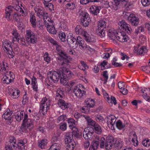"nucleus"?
<instances>
[{
  "label": "nucleus",
  "mask_w": 150,
  "mask_h": 150,
  "mask_svg": "<svg viewBox=\"0 0 150 150\" xmlns=\"http://www.w3.org/2000/svg\"><path fill=\"white\" fill-rule=\"evenodd\" d=\"M68 44L70 47L74 48L76 44V39L73 36V34L70 33L67 37Z\"/></svg>",
  "instance_id": "9b49d317"
},
{
  "label": "nucleus",
  "mask_w": 150,
  "mask_h": 150,
  "mask_svg": "<svg viewBox=\"0 0 150 150\" xmlns=\"http://www.w3.org/2000/svg\"><path fill=\"white\" fill-rule=\"evenodd\" d=\"M43 4L45 7L48 8L50 10H51L53 8V5L51 3H47Z\"/></svg>",
  "instance_id": "680f3d73"
},
{
  "label": "nucleus",
  "mask_w": 150,
  "mask_h": 150,
  "mask_svg": "<svg viewBox=\"0 0 150 150\" xmlns=\"http://www.w3.org/2000/svg\"><path fill=\"white\" fill-rule=\"evenodd\" d=\"M60 145L59 142L53 143L49 150H60Z\"/></svg>",
  "instance_id": "c9c22d12"
},
{
  "label": "nucleus",
  "mask_w": 150,
  "mask_h": 150,
  "mask_svg": "<svg viewBox=\"0 0 150 150\" xmlns=\"http://www.w3.org/2000/svg\"><path fill=\"white\" fill-rule=\"evenodd\" d=\"M80 87L79 85L75 86L73 90V92L75 96L78 98H80L85 95L84 91L80 89Z\"/></svg>",
  "instance_id": "9d476101"
},
{
  "label": "nucleus",
  "mask_w": 150,
  "mask_h": 150,
  "mask_svg": "<svg viewBox=\"0 0 150 150\" xmlns=\"http://www.w3.org/2000/svg\"><path fill=\"white\" fill-rule=\"evenodd\" d=\"M49 24L48 23H47L46 24H47V30L49 32L52 34H55L56 33V30L52 23H50Z\"/></svg>",
  "instance_id": "393cba45"
},
{
  "label": "nucleus",
  "mask_w": 150,
  "mask_h": 150,
  "mask_svg": "<svg viewBox=\"0 0 150 150\" xmlns=\"http://www.w3.org/2000/svg\"><path fill=\"white\" fill-rule=\"evenodd\" d=\"M28 98L27 96L26 93L24 95L23 98L22 103L23 105L25 104L28 102Z\"/></svg>",
  "instance_id": "774afa93"
},
{
  "label": "nucleus",
  "mask_w": 150,
  "mask_h": 150,
  "mask_svg": "<svg viewBox=\"0 0 150 150\" xmlns=\"http://www.w3.org/2000/svg\"><path fill=\"white\" fill-rule=\"evenodd\" d=\"M83 117L86 119L87 122V124L88 126H91L93 127L97 123L93 120L89 116L87 115L83 116Z\"/></svg>",
  "instance_id": "6ab92c4d"
},
{
  "label": "nucleus",
  "mask_w": 150,
  "mask_h": 150,
  "mask_svg": "<svg viewBox=\"0 0 150 150\" xmlns=\"http://www.w3.org/2000/svg\"><path fill=\"white\" fill-rule=\"evenodd\" d=\"M32 37V38H25L26 41L28 43L34 44L37 42V39L36 38L35 36H33Z\"/></svg>",
  "instance_id": "ea45409f"
},
{
  "label": "nucleus",
  "mask_w": 150,
  "mask_h": 150,
  "mask_svg": "<svg viewBox=\"0 0 150 150\" xmlns=\"http://www.w3.org/2000/svg\"><path fill=\"white\" fill-rule=\"evenodd\" d=\"M108 120L107 122V123L109 127H111L112 129V127L114 128V125H115V122L116 120L115 117L112 115V117H109L108 118Z\"/></svg>",
  "instance_id": "a211bd4d"
},
{
  "label": "nucleus",
  "mask_w": 150,
  "mask_h": 150,
  "mask_svg": "<svg viewBox=\"0 0 150 150\" xmlns=\"http://www.w3.org/2000/svg\"><path fill=\"white\" fill-rule=\"evenodd\" d=\"M15 116L16 119L18 122H20L23 120L21 129L23 132H27V129L29 130L33 129V120L32 119L28 117L27 113L23 111H21L18 112Z\"/></svg>",
  "instance_id": "f257e3e1"
},
{
  "label": "nucleus",
  "mask_w": 150,
  "mask_h": 150,
  "mask_svg": "<svg viewBox=\"0 0 150 150\" xmlns=\"http://www.w3.org/2000/svg\"><path fill=\"white\" fill-rule=\"evenodd\" d=\"M100 141V148H103L105 146V149L107 150H109L111 149L114 144V138L111 136H108L106 140L104 137H102Z\"/></svg>",
  "instance_id": "7ed1b4c3"
},
{
  "label": "nucleus",
  "mask_w": 150,
  "mask_h": 150,
  "mask_svg": "<svg viewBox=\"0 0 150 150\" xmlns=\"http://www.w3.org/2000/svg\"><path fill=\"white\" fill-rule=\"evenodd\" d=\"M80 63L83 67L82 68L81 66L79 65L78 66V67L79 69L84 71L88 69V66L86 64V63L84 61H81Z\"/></svg>",
  "instance_id": "37998d69"
},
{
  "label": "nucleus",
  "mask_w": 150,
  "mask_h": 150,
  "mask_svg": "<svg viewBox=\"0 0 150 150\" xmlns=\"http://www.w3.org/2000/svg\"><path fill=\"white\" fill-rule=\"evenodd\" d=\"M89 43H88V44H86L85 46V47L83 48V49H87V50H88V51L91 52H94L95 50L93 48L91 47L89 45Z\"/></svg>",
  "instance_id": "13d9d810"
},
{
  "label": "nucleus",
  "mask_w": 150,
  "mask_h": 150,
  "mask_svg": "<svg viewBox=\"0 0 150 150\" xmlns=\"http://www.w3.org/2000/svg\"><path fill=\"white\" fill-rule=\"evenodd\" d=\"M18 6L16 4L13 3L12 4V6H9L6 9V18L8 21H12L13 20L12 16L11 14L13 11V9H14Z\"/></svg>",
  "instance_id": "0eeeda50"
},
{
  "label": "nucleus",
  "mask_w": 150,
  "mask_h": 150,
  "mask_svg": "<svg viewBox=\"0 0 150 150\" xmlns=\"http://www.w3.org/2000/svg\"><path fill=\"white\" fill-rule=\"evenodd\" d=\"M47 142L48 141L47 139H42L39 142L38 146L42 149H45Z\"/></svg>",
  "instance_id": "58836bf2"
},
{
  "label": "nucleus",
  "mask_w": 150,
  "mask_h": 150,
  "mask_svg": "<svg viewBox=\"0 0 150 150\" xmlns=\"http://www.w3.org/2000/svg\"><path fill=\"white\" fill-rule=\"evenodd\" d=\"M58 36L62 42H64L66 40V36L64 32L62 31L59 32L58 34Z\"/></svg>",
  "instance_id": "49530a36"
},
{
  "label": "nucleus",
  "mask_w": 150,
  "mask_h": 150,
  "mask_svg": "<svg viewBox=\"0 0 150 150\" xmlns=\"http://www.w3.org/2000/svg\"><path fill=\"white\" fill-rule=\"evenodd\" d=\"M58 104L59 107L63 110L65 109L68 107V104L64 100L61 99H59L58 102Z\"/></svg>",
  "instance_id": "5701e85b"
},
{
  "label": "nucleus",
  "mask_w": 150,
  "mask_h": 150,
  "mask_svg": "<svg viewBox=\"0 0 150 150\" xmlns=\"http://www.w3.org/2000/svg\"><path fill=\"white\" fill-rule=\"evenodd\" d=\"M94 133L93 128L91 127H88L84 129L83 132V135L85 139L91 138Z\"/></svg>",
  "instance_id": "6e6552de"
},
{
  "label": "nucleus",
  "mask_w": 150,
  "mask_h": 150,
  "mask_svg": "<svg viewBox=\"0 0 150 150\" xmlns=\"http://www.w3.org/2000/svg\"><path fill=\"white\" fill-rule=\"evenodd\" d=\"M94 130V132L98 134H100L102 132V128L97 123L93 127Z\"/></svg>",
  "instance_id": "a878e982"
},
{
  "label": "nucleus",
  "mask_w": 150,
  "mask_h": 150,
  "mask_svg": "<svg viewBox=\"0 0 150 150\" xmlns=\"http://www.w3.org/2000/svg\"><path fill=\"white\" fill-rule=\"evenodd\" d=\"M100 7L98 6L93 5L89 8L90 13L93 16H97L99 13Z\"/></svg>",
  "instance_id": "4468645a"
},
{
  "label": "nucleus",
  "mask_w": 150,
  "mask_h": 150,
  "mask_svg": "<svg viewBox=\"0 0 150 150\" xmlns=\"http://www.w3.org/2000/svg\"><path fill=\"white\" fill-rule=\"evenodd\" d=\"M35 11L37 14V16L40 18L43 17L45 15L43 8L38 7L35 9Z\"/></svg>",
  "instance_id": "aec40b11"
},
{
  "label": "nucleus",
  "mask_w": 150,
  "mask_h": 150,
  "mask_svg": "<svg viewBox=\"0 0 150 150\" xmlns=\"http://www.w3.org/2000/svg\"><path fill=\"white\" fill-rule=\"evenodd\" d=\"M30 22L34 28L36 27V19L34 14H32L30 16Z\"/></svg>",
  "instance_id": "72a5a7b5"
},
{
  "label": "nucleus",
  "mask_w": 150,
  "mask_h": 150,
  "mask_svg": "<svg viewBox=\"0 0 150 150\" xmlns=\"http://www.w3.org/2000/svg\"><path fill=\"white\" fill-rule=\"evenodd\" d=\"M95 120L96 121L98 122L104 121L103 118L100 115H98L96 116Z\"/></svg>",
  "instance_id": "6e6d98bb"
},
{
  "label": "nucleus",
  "mask_w": 150,
  "mask_h": 150,
  "mask_svg": "<svg viewBox=\"0 0 150 150\" xmlns=\"http://www.w3.org/2000/svg\"><path fill=\"white\" fill-rule=\"evenodd\" d=\"M50 108V107L47 106H45L43 105H40V111L43 115H45L48 110Z\"/></svg>",
  "instance_id": "f704fd0d"
},
{
  "label": "nucleus",
  "mask_w": 150,
  "mask_h": 150,
  "mask_svg": "<svg viewBox=\"0 0 150 150\" xmlns=\"http://www.w3.org/2000/svg\"><path fill=\"white\" fill-rule=\"evenodd\" d=\"M76 42L79 44L80 48L83 49L85 47L86 43H85V42L83 40L81 37L78 36L76 39Z\"/></svg>",
  "instance_id": "4be33fe9"
},
{
  "label": "nucleus",
  "mask_w": 150,
  "mask_h": 150,
  "mask_svg": "<svg viewBox=\"0 0 150 150\" xmlns=\"http://www.w3.org/2000/svg\"><path fill=\"white\" fill-rule=\"evenodd\" d=\"M108 63L105 61H103L100 64V65L101 66V70H103L105 69V66L108 65Z\"/></svg>",
  "instance_id": "338daca9"
},
{
  "label": "nucleus",
  "mask_w": 150,
  "mask_h": 150,
  "mask_svg": "<svg viewBox=\"0 0 150 150\" xmlns=\"http://www.w3.org/2000/svg\"><path fill=\"white\" fill-rule=\"evenodd\" d=\"M68 123L69 124V127L72 129L75 127L76 125L75 121L72 118H69L68 120Z\"/></svg>",
  "instance_id": "a19ab883"
},
{
  "label": "nucleus",
  "mask_w": 150,
  "mask_h": 150,
  "mask_svg": "<svg viewBox=\"0 0 150 150\" xmlns=\"http://www.w3.org/2000/svg\"><path fill=\"white\" fill-rule=\"evenodd\" d=\"M27 140L26 139L19 141L17 144L18 148L20 150H23L25 149L27 145Z\"/></svg>",
  "instance_id": "2eb2a0df"
},
{
  "label": "nucleus",
  "mask_w": 150,
  "mask_h": 150,
  "mask_svg": "<svg viewBox=\"0 0 150 150\" xmlns=\"http://www.w3.org/2000/svg\"><path fill=\"white\" fill-rule=\"evenodd\" d=\"M8 56L10 58H13L14 56V53L12 51V50L10 49L9 50H8V51H6Z\"/></svg>",
  "instance_id": "4d7b16f0"
},
{
  "label": "nucleus",
  "mask_w": 150,
  "mask_h": 150,
  "mask_svg": "<svg viewBox=\"0 0 150 150\" xmlns=\"http://www.w3.org/2000/svg\"><path fill=\"white\" fill-rule=\"evenodd\" d=\"M11 73V71H9V72L6 71V73L4 72L5 76L2 79L4 83L9 84L11 82L12 79L11 78H9V74H7V73H8L9 74H10Z\"/></svg>",
  "instance_id": "412c9836"
},
{
  "label": "nucleus",
  "mask_w": 150,
  "mask_h": 150,
  "mask_svg": "<svg viewBox=\"0 0 150 150\" xmlns=\"http://www.w3.org/2000/svg\"><path fill=\"white\" fill-rule=\"evenodd\" d=\"M9 142H10L9 145H12L13 148H15L16 146V141L15 138L13 137H10L9 138Z\"/></svg>",
  "instance_id": "a18cd8bd"
},
{
  "label": "nucleus",
  "mask_w": 150,
  "mask_h": 150,
  "mask_svg": "<svg viewBox=\"0 0 150 150\" xmlns=\"http://www.w3.org/2000/svg\"><path fill=\"white\" fill-rule=\"evenodd\" d=\"M12 34L13 35V41H16L19 42L20 35L16 30H13L12 31Z\"/></svg>",
  "instance_id": "e433bc0d"
},
{
  "label": "nucleus",
  "mask_w": 150,
  "mask_h": 150,
  "mask_svg": "<svg viewBox=\"0 0 150 150\" xmlns=\"http://www.w3.org/2000/svg\"><path fill=\"white\" fill-rule=\"evenodd\" d=\"M60 129L62 131H64L67 129V123L65 122L61 123L59 124Z\"/></svg>",
  "instance_id": "052dcab7"
},
{
  "label": "nucleus",
  "mask_w": 150,
  "mask_h": 150,
  "mask_svg": "<svg viewBox=\"0 0 150 150\" xmlns=\"http://www.w3.org/2000/svg\"><path fill=\"white\" fill-rule=\"evenodd\" d=\"M66 8L70 10H73L75 8V4L73 3H69L66 5Z\"/></svg>",
  "instance_id": "864d4df0"
},
{
  "label": "nucleus",
  "mask_w": 150,
  "mask_h": 150,
  "mask_svg": "<svg viewBox=\"0 0 150 150\" xmlns=\"http://www.w3.org/2000/svg\"><path fill=\"white\" fill-rule=\"evenodd\" d=\"M11 45V43L10 41L7 40H5L3 41L2 46L4 50L6 51H8V50H9L10 49L12 50Z\"/></svg>",
  "instance_id": "dca6fc26"
},
{
  "label": "nucleus",
  "mask_w": 150,
  "mask_h": 150,
  "mask_svg": "<svg viewBox=\"0 0 150 150\" xmlns=\"http://www.w3.org/2000/svg\"><path fill=\"white\" fill-rule=\"evenodd\" d=\"M103 76L104 78V84H106L107 81V80L108 78V71H105L103 72Z\"/></svg>",
  "instance_id": "8fccbe9b"
},
{
  "label": "nucleus",
  "mask_w": 150,
  "mask_h": 150,
  "mask_svg": "<svg viewBox=\"0 0 150 150\" xmlns=\"http://www.w3.org/2000/svg\"><path fill=\"white\" fill-rule=\"evenodd\" d=\"M91 20L90 18H87V20H81V24L84 27H86L89 25V23L91 22Z\"/></svg>",
  "instance_id": "3c124183"
},
{
  "label": "nucleus",
  "mask_w": 150,
  "mask_h": 150,
  "mask_svg": "<svg viewBox=\"0 0 150 150\" xmlns=\"http://www.w3.org/2000/svg\"><path fill=\"white\" fill-rule=\"evenodd\" d=\"M110 8L114 10H116L118 9L119 3L114 1L113 2H110Z\"/></svg>",
  "instance_id": "de8ad7c7"
},
{
  "label": "nucleus",
  "mask_w": 150,
  "mask_h": 150,
  "mask_svg": "<svg viewBox=\"0 0 150 150\" xmlns=\"http://www.w3.org/2000/svg\"><path fill=\"white\" fill-rule=\"evenodd\" d=\"M8 65V64L5 61L2 62L0 64V71H2L4 70L6 71L5 73H6V71L9 72Z\"/></svg>",
  "instance_id": "b1692460"
},
{
  "label": "nucleus",
  "mask_w": 150,
  "mask_h": 150,
  "mask_svg": "<svg viewBox=\"0 0 150 150\" xmlns=\"http://www.w3.org/2000/svg\"><path fill=\"white\" fill-rule=\"evenodd\" d=\"M116 125L117 128L120 129L124 128L125 126V125L123 124L120 120L116 122Z\"/></svg>",
  "instance_id": "09e8293b"
},
{
  "label": "nucleus",
  "mask_w": 150,
  "mask_h": 150,
  "mask_svg": "<svg viewBox=\"0 0 150 150\" xmlns=\"http://www.w3.org/2000/svg\"><path fill=\"white\" fill-rule=\"evenodd\" d=\"M50 102L51 101L49 99L45 97L43 98L42 100L40 102V105H43L50 107Z\"/></svg>",
  "instance_id": "c756f323"
},
{
  "label": "nucleus",
  "mask_w": 150,
  "mask_h": 150,
  "mask_svg": "<svg viewBox=\"0 0 150 150\" xmlns=\"http://www.w3.org/2000/svg\"><path fill=\"white\" fill-rule=\"evenodd\" d=\"M35 35V34L30 30H27L26 31V35L25 36V38H27L29 37H30Z\"/></svg>",
  "instance_id": "5fc2aeb1"
},
{
  "label": "nucleus",
  "mask_w": 150,
  "mask_h": 150,
  "mask_svg": "<svg viewBox=\"0 0 150 150\" xmlns=\"http://www.w3.org/2000/svg\"><path fill=\"white\" fill-rule=\"evenodd\" d=\"M84 37L85 40L88 42H90L92 41L91 38L89 36V35L86 32L83 35Z\"/></svg>",
  "instance_id": "603ef678"
},
{
  "label": "nucleus",
  "mask_w": 150,
  "mask_h": 150,
  "mask_svg": "<svg viewBox=\"0 0 150 150\" xmlns=\"http://www.w3.org/2000/svg\"><path fill=\"white\" fill-rule=\"evenodd\" d=\"M90 18L88 14L86 13H84L83 14L82 16L81 17V20H87V18Z\"/></svg>",
  "instance_id": "69168bd1"
},
{
  "label": "nucleus",
  "mask_w": 150,
  "mask_h": 150,
  "mask_svg": "<svg viewBox=\"0 0 150 150\" xmlns=\"http://www.w3.org/2000/svg\"><path fill=\"white\" fill-rule=\"evenodd\" d=\"M119 29L117 33V38L116 40L120 42H124L127 40V36L125 35V31H126L128 34L131 33L132 29L130 25L127 24L124 20H122L118 23Z\"/></svg>",
  "instance_id": "f03ea898"
},
{
  "label": "nucleus",
  "mask_w": 150,
  "mask_h": 150,
  "mask_svg": "<svg viewBox=\"0 0 150 150\" xmlns=\"http://www.w3.org/2000/svg\"><path fill=\"white\" fill-rule=\"evenodd\" d=\"M75 31L77 34L83 35L85 33V31L83 29L81 26L80 25H77L75 29Z\"/></svg>",
  "instance_id": "bb28decb"
},
{
  "label": "nucleus",
  "mask_w": 150,
  "mask_h": 150,
  "mask_svg": "<svg viewBox=\"0 0 150 150\" xmlns=\"http://www.w3.org/2000/svg\"><path fill=\"white\" fill-rule=\"evenodd\" d=\"M62 75H60V81L61 83L64 85L67 84V80L71 79L73 76V74L68 69H65L64 72L61 71Z\"/></svg>",
  "instance_id": "20e7f679"
},
{
  "label": "nucleus",
  "mask_w": 150,
  "mask_h": 150,
  "mask_svg": "<svg viewBox=\"0 0 150 150\" xmlns=\"http://www.w3.org/2000/svg\"><path fill=\"white\" fill-rule=\"evenodd\" d=\"M20 93V91L18 90H15L13 91L12 95L13 98H17L18 96Z\"/></svg>",
  "instance_id": "0e129e2a"
},
{
  "label": "nucleus",
  "mask_w": 150,
  "mask_h": 150,
  "mask_svg": "<svg viewBox=\"0 0 150 150\" xmlns=\"http://www.w3.org/2000/svg\"><path fill=\"white\" fill-rule=\"evenodd\" d=\"M118 32V30L116 31L113 28H111L108 30V35L114 43L116 42V40L117 38V33Z\"/></svg>",
  "instance_id": "f8f14e48"
},
{
  "label": "nucleus",
  "mask_w": 150,
  "mask_h": 150,
  "mask_svg": "<svg viewBox=\"0 0 150 150\" xmlns=\"http://www.w3.org/2000/svg\"><path fill=\"white\" fill-rule=\"evenodd\" d=\"M106 27V23L104 20H100L98 23V28L105 29Z\"/></svg>",
  "instance_id": "473e14b6"
},
{
  "label": "nucleus",
  "mask_w": 150,
  "mask_h": 150,
  "mask_svg": "<svg viewBox=\"0 0 150 150\" xmlns=\"http://www.w3.org/2000/svg\"><path fill=\"white\" fill-rule=\"evenodd\" d=\"M127 18L128 20L133 25L137 26L139 23V19L134 14L130 15Z\"/></svg>",
  "instance_id": "ddd939ff"
},
{
  "label": "nucleus",
  "mask_w": 150,
  "mask_h": 150,
  "mask_svg": "<svg viewBox=\"0 0 150 150\" xmlns=\"http://www.w3.org/2000/svg\"><path fill=\"white\" fill-rule=\"evenodd\" d=\"M99 144L98 141L93 140V144L89 148V150H96Z\"/></svg>",
  "instance_id": "7c9ffc66"
},
{
  "label": "nucleus",
  "mask_w": 150,
  "mask_h": 150,
  "mask_svg": "<svg viewBox=\"0 0 150 150\" xmlns=\"http://www.w3.org/2000/svg\"><path fill=\"white\" fill-rule=\"evenodd\" d=\"M67 118V116L63 114L62 115L59 117L57 118V120L59 122L60 121L65 120Z\"/></svg>",
  "instance_id": "bf43d9fd"
},
{
  "label": "nucleus",
  "mask_w": 150,
  "mask_h": 150,
  "mask_svg": "<svg viewBox=\"0 0 150 150\" xmlns=\"http://www.w3.org/2000/svg\"><path fill=\"white\" fill-rule=\"evenodd\" d=\"M72 134L71 132L66 134L65 138V141L66 143L74 142L73 139V137Z\"/></svg>",
  "instance_id": "cd10ccee"
},
{
  "label": "nucleus",
  "mask_w": 150,
  "mask_h": 150,
  "mask_svg": "<svg viewBox=\"0 0 150 150\" xmlns=\"http://www.w3.org/2000/svg\"><path fill=\"white\" fill-rule=\"evenodd\" d=\"M96 31L98 35L101 38H103L105 36V29L98 28L96 30Z\"/></svg>",
  "instance_id": "c85d7f7f"
},
{
  "label": "nucleus",
  "mask_w": 150,
  "mask_h": 150,
  "mask_svg": "<svg viewBox=\"0 0 150 150\" xmlns=\"http://www.w3.org/2000/svg\"><path fill=\"white\" fill-rule=\"evenodd\" d=\"M67 144L66 149L67 150H73L76 145L74 142L66 143Z\"/></svg>",
  "instance_id": "2f4dec72"
},
{
  "label": "nucleus",
  "mask_w": 150,
  "mask_h": 150,
  "mask_svg": "<svg viewBox=\"0 0 150 150\" xmlns=\"http://www.w3.org/2000/svg\"><path fill=\"white\" fill-rule=\"evenodd\" d=\"M139 45L138 46L134 47V52L137 55H144L147 52V50L145 46H142L139 47Z\"/></svg>",
  "instance_id": "1a4fd4ad"
},
{
  "label": "nucleus",
  "mask_w": 150,
  "mask_h": 150,
  "mask_svg": "<svg viewBox=\"0 0 150 150\" xmlns=\"http://www.w3.org/2000/svg\"><path fill=\"white\" fill-rule=\"evenodd\" d=\"M62 75L61 71L58 72L53 71L49 72L47 74V78L50 82L52 83H57L60 79V75Z\"/></svg>",
  "instance_id": "39448f33"
},
{
  "label": "nucleus",
  "mask_w": 150,
  "mask_h": 150,
  "mask_svg": "<svg viewBox=\"0 0 150 150\" xmlns=\"http://www.w3.org/2000/svg\"><path fill=\"white\" fill-rule=\"evenodd\" d=\"M58 54L61 57L58 59L59 60L58 63L59 65L63 68H65L68 66L69 62V60L68 59V56L64 51L62 50L61 52L58 53Z\"/></svg>",
  "instance_id": "423d86ee"
},
{
  "label": "nucleus",
  "mask_w": 150,
  "mask_h": 150,
  "mask_svg": "<svg viewBox=\"0 0 150 150\" xmlns=\"http://www.w3.org/2000/svg\"><path fill=\"white\" fill-rule=\"evenodd\" d=\"M94 100L91 99L89 98L86 102V104L88 107L89 108H93L95 105Z\"/></svg>",
  "instance_id": "79ce46f5"
},
{
  "label": "nucleus",
  "mask_w": 150,
  "mask_h": 150,
  "mask_svg": "<svg viewBox=\"0 0 150 150\" xmlns=\"http://www.w3.org/2000/svg\"><path fill=\"white\" fill-rule=\"evenodd\" d=\"M122 141L120 140H116L114 144V146L115 147H117L119 149L121 148L122 146Z\"/></svg>",
  "instance_id": "c03bdc74"
},
{
  "label": "nucleus",
  "mask_w": 150,
  "mask_h": 150,
  "mask_svg": "<svg viewBox=\"0 0 150 150\" xmlns=\"http://www.w3.org/2000/svg\"><path fill=\"white\" fill-rule=\"evenodd\" d=\"M142 5L144 6H147L150 4V0H141Z\"/></svg>",
  "instance_id": "e2e57ef3"
},
{
  "label": "nucleus",
  "mask_w": 150,
  "mask_h": 150,
  "mask_svg": "<svg viewBox=\"0 0 150 150\" xmlns=\"http://www.w3.org/2000/svg\"><path fill=\"white\" fill-rule=\"evenodd\" d=\"M131 133L133 135L132 141L134 143V145L135 146H137L138 145V141L136 133L134 132H132Z\"/></svg>",
  "instance_id": "4c0bfd02"
},
{
  "label": "nucleus",
  "mask_w": 150,
  "mask_h": 150,
  "mask_svg": "<svg viewBox=\"0 0 150 150\" xmlns=\"http://www.w3.org/2000/svg\"><path fill=\"white\" fill-rule=\"evenodd\" d=\"M12 113V111L8 108L6 111L3 115L2 117L6 120H12V117L11 115Z\"/></svg>",
  "instance_id": "f3484780"
}]
</instances>
